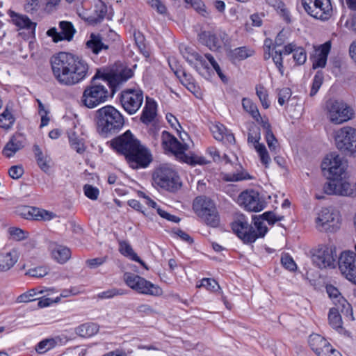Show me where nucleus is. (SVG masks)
<instances>
[{"mask_svg":"<svg viewBox=\"0 0 356 356\" xmlns=\"http://www.w3.org/2000/svg\"><path fill=\"white\" fill-rule=\"evenodd\" d=\"M53 74L62 85L72 86L80 83L90 74V66L77 55L60 51L50 58Z\"/></svg>","mask_w":356,"mask_h":356,"instance_id":"nucleus-1","label":"nucleus"},{"mask_svg":"<svg viewBox=\"0 0 356 356\" xmlns=\"http://www.w3.org/2000/svg\"><path fill=\"white\" fill-rule=\"evenodd\" d=\"M106 144L118 154L124 156L133 169L145 168L152 161L149 149L130 130L114 137Z\"/></svg>","mask_w":356,"mask_h":356,"instance_id":"nucleus-2","label":"nucleus"},{"mask_svg":"<svg viewBox=\"0 0 356 356\" xmlns=\"http://www.w3.org/2000/svg\"><path fill=\"white\" fill-rule=\"evenodd\" d=\"M97 131L104 137H111L120 132L124 124L123 115L114 106L107 105L96 111Z\"/></svg>","mask_w":356,"mask_h":356,"instance_id":"nucleus-3","label":"nucleus"},{"mask_svg":"<svg viewBox=\"0 0 356 356\" xmlns=\"http://www.w3.org/2000/svg\"><path fill=\"white\" fill-rule=\"evenodd\" d=\"M133 72L130 69L122 70L119 73H108L97 69L90 82L94 83H102V81L111 89V96L119 90L120 86L130 79Z\"/></svg>","mask_w":356,"mask_h":356,"instance_id":"nucleus-4","label":"nucleus"},{"mask_svg":"<svg viewBox=\"0 0 356 356\" xmlns=\"http://www.w3.org/2000/svg\"><path fill=\"white\" fill-rule=\"evenodd\" d=\"M109 97V92L103 83L90 82L83 90L81 102L89 108H93L105 102Z\"/></svg>","mask_w":356,"mask_h":356,"instance_id":"nucleus-5","label":"nucleus"},{"mask_svg":"<svg viewBox=\"0 0 356 356\" xmlns=\"http://www.w3.org/2000/svg\"><path fill=\"white\" fill-rule=\"evenodd\" d=\"M124 280L127 286L140 293L153 296H159L163 293L160 286L134 273H124Z\"/></svg>","mask_w":356,"mask_h":356,"instance_id":"nucleus-6","label":"nucleus"},{"mask_svg":"<svg viewBox=\"0 0 356 356\" xmlns=\"http://www.w3.org/2000/svg\"><path fill=\"white\" fill-rule=\"evenodd\" d=\"M337 149L346 155L356 156V129L344 127L338 130L334 136Z\"/></svg>","mask_w":356,"mask_h":356,"instance_id":"nucleus-7","label":"nucleus"},{"mask_svg":"<svg viewBox=\"0 0 356 356\" xmlns=\"http://www.w3.org/2000/svg\"><path fill=\"white\" fill-rule=\"evenodd\" d=\"M347 166V162L336 153L327 155L321 165L324 176L329 175L326 178H346Z\"/></svg>","mask_w":356,"mask_h":356,"instance_id":"nucleus-8","label":"nucleus"},{"mask_svg":"<svg viewBox=\"0 0 356 356\" xmlns=\"http://www.w3.org/2000/svg\"><path fill=\"white\" fill-rule=\"evenodd\" d=\"M330 120L334 124H341L350 120L353 110L341 100L330 99L326 104Z\"/></svg>","mask_w":356,"mask_h":356,"instance_id":"nucleus-9","label":"nucleus"},{"mask_svg":"<svg viewBox=\"0 0 356 356\" xmlns=\"http://www.w3.org/2000/svg\"><path fill=\"white\" fill-rule=\"evenodd\" d=\"M143 99V91L140 88L124 89L120 92L119 97L121 106L129 115H134L139 110Z\"/></svg>","mask_w":356,"mask_h":356,"instance_id":"nucleus-10","label":"nucleus"},{"mask_svg":"<svg viewBox=\"0 0 356 356\" xmlns=\"http://www.w3.org/2000/svg\"><path fill=\"white\" fill-rule=\"evenodd\" d=\"M316 223L321 232H335L341 225L339 213L331 208H323L318 213Z\"/></svg>","mask_w":356,"mask_h":356,"instance_id":"nucleus-11","label":"nucleus"},{"mask_svg":"<svg viewBox=\"0 0 356 356\" xmlns=\"http://www.w3.org/2000/svg\"><path fill=\"white\" fill-rule=\"evenodd\" d=\"M302 5L307 13L316 19L325 20L332 15L331 0H302Z\"/></svg>","mask_w":356,"mask_h":356,"instance_id":"nucleus-12","label":"nucleus"},{"mask_svg":"<svg viewBox=\"0 0 356 356\" xmlns=\"http://www.w3.org/2000/svg\"><path fill=\"white\" fill-rule=\"evenodd\" d=\"M198 39L201 44L207 46L211 51H217L222 45L225 48L230 47L231 39L225 31L212 33L204 31L198 34Z\"/></svg>","mask_w":356,"mask_h":356,"instance_id":"nucleus-13","label":"nucleus"},{"mask_svg":"<svg viewBox=\"0 0 356 356\" xmlns=\"http://www.w3.org/2000/svg\"><path fill=\"white\" fill-rule=\"evenodd\" d=\"M231 228L244 244H252L257 240V237L252 235V225L249 223L248 218L243 214L236 217L231 223Z\"/></svg>","mask_w":356,"mask_h":356,"instance_id":"nucleus-14","label":"nucleus"},{"mask_svg":"<svg viewBox=\"0 0 356 356\" xmlns=\"http://www.w3.org/2000/svg\"><path fill=\"white\" fill-rule=\"evenodd\" d=\"M338 266L341 274L356 284V254L350 250L342 252L338 259ZM354 293L356 295V289Z\"/></svg>","mask_w":356,"mask_h":356,"instance_id":"nucleus-15","label":"nucleus"},{"mask_svg":"<svg viewBox=\"0 0 356 356\" xmlns=\"http://www.w3.org/2000/svg\"><path fill=\"white\" fill-rule=\"evenodd\" d=\"M324 193L327 195L341 196H356V182L351 184L347 179H329L323 187Z\"/></svg>","mask_w":356,"mask_h":356,"instance_id":"nucleus-16","label":"nucleus"},{"mask_svg":"<svg viewBox=\"0 0 356 356\" xmlns=\"http://www.w3.org/2000/svg\"><path fill=\"white\" fill-rule=\"evenodd\" d=\"M340 301L339 305L331 308L328 314L329 324L338 332H341L343 329V322L340 313L347 316L350 315L353 319L351 305L345 298H341Z\"/></svg>","mask_w":356,"mask_h":356,"instance_id":"nucleus-17","label":"nucleus"},{"mask_svg":"<svg viewBox=\"0 0 356 356\" xmlns=\"http://www.w3.org/2000/svg\"><path fill=\"white\" fill-rule=\"evenodd\" d=\"M238 202L245 210L259 212L266 207V202L259 197L258 192L253 190L242 192L238 197Z\"/></svg>","mask_w":356,"mask_h":356,"instance_id":"nucleus-18","label":"nucleus"},{"mask_svg":"<svg viewBox=\"0 0 356 356\" xmlns=\"http://www.w3.org/2000/svg\"><path fill=\"white\" fill-rule=\"evenodd\" d=\"M337 255L331 247L325 245L320 247L312 255L313 263L319 268L327 267L334 268Z\"/></svg>","mask_w":356,"mask_h":356,"instance_id":"nucleus-19","label":"nucleus"},{"mask_svg":"<svg viewBox=\"0 0 356 356\" xmlns=\"http://www.w3.org/2000/svg\"><path fill=\"white\" fill-rule=\"evenodd\" d=\"M59 26L60 31L58 32L56 28H51L46 32V35L51 37L54 42L70 41L76 32L73 24L67 21H62L59 23Z\"/></svg>","mask_w":356,"mask_h":356,"instance_id":"nucleus-20","label":"nucleus"},{"mask_svg":"<svg viewBox=\"0 0 356 356\" xmlns=\"http://www.w3.org/2000/svg\"><path fill=\"white\" fill-rule=\"evenodd\" d=\"M26 140V137L23 134L15 133L3 147V154L8 158L12 157L25 146Z\"/></svg>","mask_w":356,"mask_h":356,"instance_id":"nucleus-21","label":"nucleus"},{"mask_svg":"<svg viewBox=\"0 0 356 356\" xmlns=\"http://www.w3.org/2000/svg\"><path fill=\"white\" fill-rule=\"evenodd\" d=\"M9 15L12 22L19 30L24 29L26 31L29 35H34L36 23L33 22L27 16L18 14L14 11H10Z\"/></svg>","mask_w":356,"mask_h":356,"instance_id":"nucleus-22","label":"nucleus"},{"mask_svg":"<svg viewBox=\"0 0 356 356\" xmlns=\"http://www.w3.org/2000/svg\"><path fill=\"white\" fill-rule=\"evenodd\" d=\"M216 207L215 202L206 196H198L193 202V209L195 213L199 217H203L207 213Z\"/></svg>","mask_w":356,"mask_h":356,"instance_id":"nucleus-23","label":"nucleus"},{"mask_svg":"<svg viewBox=\"0 0 356 356\" xmlns=\"http://www.w3.org/2000/svg\"><path fill=\"white\" fill-rule=\"evenodd\" d=\"M162 146L163 149L174 153L179 154L184 153L185 148L184 145L172 134L167 131H163L161 134Z\"/></svg>","mask_w":356,"mask_h":356,"instance_id":"nucleus-24","label":"nucleus"},{"mask_svg":"<svg viewBox=\"0 0 356 356\" xmlns=\"http://www.w3.org/2000/svg\"><path fill=\"white\" fill-rule=\"evenodd\" d=\"M107 14V6L102 0H94L93 13L82 18L91 25L97 24L103 21Z\"/></svg>","mask_w":356,"mask_h":356,"instance_id":"nucleus-25","label":"nucleus"},{"mask_svg":"<svg viewBox=\"0 0 356 356\" xmlns=\"http://www.w3.org/2000/svg\"><path fill=\"white\" fill-rule=\"evenodd\" d=\"M49 250L52 258L59 264L66 263L71 257V250L67 247L50 243Z\"/></svg>","mask_w":356,"mask_h":356,"instance_id":"nucleus-26","label":"nucleus"},{"mask_svg":"<svg viewBox=\"0 0 356 356\" xmlns=\"http://www.w3.org/2000/svg\"><path fill=\"white\" fill-rule=\"evenodd\" d=\"M156 102L152 98L147 97L145 106L140 115V121L145 124H149L156 115Z\"/></svg>","mask_w":356,"mask_h":356,"instance_id":"nucleus-27","label":"nucleus"},{"mask_svg":"<svg viewBox=\"0 0 356 356\" xmlns=\"http://www.w3.org/2000/svg\"><path fill=\"white\" fill-rule=\"evenodd\" d=\"M86 47L93 54L97 56L102 51L108 50V46L102 42L100 34L91 33L89 40L86 42Z\"/></svg>","mask_w":356,"mask_h":356,"instance_id":"nucleus-28","label":"nucleus"},{"mask_svg":"<svg viewBox=\"0 0 356 356\" xmlns=\"http://www.w3.org/2000/svg\"><path fill=\"white\" fill-rule=\"evenodd\" d=\"M330 42H326L321 44L316 50L317 55L313 61V68L324 67L327 63V56L330 51Z\"/></svg>","mask_w":356,"mask_h":356,"instance_id":"nucleus-29","label":"nucleus"},{"mask_svg":"<svg viewBox=\"0 0 356 356\" xmlns=\"http://www.w3.org/2000/svg\"><path fill=\"white\" fill-rule=\"evenodd\" d=\"M254 54V51L246 46L240 47L234 49H230L227 54L228 57L232 62L235 60H243L251 57Z\"/></svg>","mask_w":356,"mask_h":356,"instance_id":"nucleus-30","label":"nucleus"},{"mask_svg":"<svg viewBox=\"0 0 356 356\" xmlns=\"http://www.w3.org/2000/svg\"><path fill=\"white\" fill-rule=\"evenodd\" d=\"M17 252L15 250L0 253V272L10 269L17 261Z\"/></svg>","mask_w":356,"mask_h":356,"instance_id":"nucleus-31","label":"nucleus"},{"mask_svg":"<svg viewBox=\"0 0 356 356\" xmlns=\"http://www.w3.org/2000/svg\"><path fill=\"white\" fill-rule=\"evenodd\" d=\"M119 251L122 255L129 257L131 260L139 263L145 269H148L145 263L134 252L132 247L127 241L119 242Z\"/></svg>","mask_w":356,"mask_h":356,"instance_id":"nucleus-32","label":"nucleus"},{"mask_svg":"<svg viewBox=\"0 0 356 356\" xmlns=\"http://www.w3.org/2000/svg\"><path fill=\"white\" fill-rule=\"evenodd\" d=\"M152 184H155L159 188L171 192L175 193L182 186L180 179H152Z\"/></svg>","mask_w":356,"mask_h":356,"instance_id":"nucleus-33","label":"nucleus"},{"mask_svg":"<svg viewBox=\"0 0 356 356\" xmlns=\"http://www.w3.org/2000/svg\"><path fill=\"white\" fill-rule=\"evenodd\" d=\"M328 341L323 337L318 334H312L308 338V344L310 348L316 353L318 354L320 350L327 344Z\"/></svg>","mask_w":356,"mask_h":356,"instance_id":"nucleus-34","label":"nucleus"},{"mask_svg":"<svg viewBox=\"0 0 356 356\" xmlns=\"http://www.w3.org/2000/svg\"><path fill=\"white\" fill-rule=\"evenodd\" d=\"M152 178H178V175L171 166L165 164L155 169Z\"/></svg>","mask_w":356,"mask_h":356,"instance_id":"nucleus-35","label":"nucleus"},{"mask_svg":"<svg viewBox=\"0 0 356 356\" xmlns=\"http://www.w3.org/2000/svg\"><path fill=\"white\" fill-rule=\"evenodd\" d=\"M99 325L95 323H86L76 328V333L83 337H89L95 335L99 331Z\"/></svg>","mask_w":356,"mask_h":356,"instance_id":"nucleus-36","label":"nucleus"},{"mask_svg":"<svg viewBox=\"0 0 356 356\" xmlns=\"http://www.w3.org/2000/svg\"><path fill=\"white\" fill-rule=\"evenodd\" d=\"M252 221L254 226H252V235H254L257 239L264 238L268 231V227L259 216H252Z\"/></svg>","mask_w":356,"mask_h":356,"instance_id":"nucleus-37","label":"nucleus"},{"mask_svg":"<svg viewBox=\"0 0 356 356\" xmlns=\"http://www.w3.org/2000/svg\"><path fill=\"white\" fill-rule=\"evenodd\" d=\"M207 213L205 216L200 218L207 226L216 228L219 227L220 222V218L217 208L211 210Z\"/></svg>","mask_w":356,"mask_h":356,"instance_id":"nucleus-38","label":"nucleus"},{"mask_svg":"<svg viewBox=\"0 0 356 356\" xmlns=\"http://www.w3.org/2000/svg\"><path fill=\"white\" fill-rule=\"evenodd\" d=\"M242 106L243 109L248 112L254 120L259 122L261 120V115L258 110L257 106L248 98H243Z\"/></svg>","mask_w":356,"mask_h":356,"instance_id":"nucleus-39","label":"nucleus"},{"mask_svg":"<svg viewBox=\"0 0 356 356\" xmlns=\"http://www.w3.org/2000/svg\"><path fill=\"white\" fill-rule=\"evenodd\" d=\"M44 289L41 287L32 289L28 291L30 294V302L38 300L37 305L33 306V308H43L44 307V299L42 296Z\"/></svg>","mask_w":356,"mask_h":356,"instance_id":"nucleus-40","label":"nucleus"},{"mask_svg":"<svg viewBox=\"0 0 356 356\" xmlns=\"http://www.w3.org/2000/svg\"><path fill=\"white\" fill-rule=\"evenodd\" d=\"M15 122V118L8 109L0 114V127L6 130L10 129Z\"/></svg>","mask_w":356,"mask_h":356,"instance_id":"nucleus-41","label":"nucleus"},{"mask_svg":"<svg viewBox=\"0 0 356 356\" xmlns=\"http://www.w3.org/2000/svg\"><path fill=\"white\" fill-rule=\"evenodd\" d=\"M134 40L136 46L140 52L145 57L149 58L150 56L149 48L145 43V38L140 32L134 33Z\"/></svg>","mask_w":356,"mask_h":356,"instance_id":"nucleus-42","label":"nucleus"},{"mask_svg":"<svg viewBox=\"0 0 356 356\" xmlns=\"http://www.w3.org/2000/svg\"><path fill=\"white\" fill-rule=\"evenodd\" d=\"M205 58L208 60L213 70L216 71V74L220 79V80L223 83H227L228 79L227 77L222 72L220 65L217 63V61L215 60L214 57L211 54H204Z\"/></svg>","mask_w":356,"mask_h":356,"instance_id":"nucleus-43","label":"nucleus"},{"mask_svg":"<svg viewBox=\"0 0 356 356\" xmlns=\"http://www.w3.org/2000/svg\"><path fill=\"white\" fill-rule=\"evenodd\" d=\"M261 139L260 128L254 124H251L248 129V143L257 144Z\"/></svg>","mask_w":356,"mask_h":356,"instance_id":"nucleus-44","label":"nucleus"},{"mask_svg":"<svg viewBox=\"0 0 356 356\" xmlns=\"http://www.w3.org/2000/svg\"><path fill=\"white\" fill-rule=\"evenodd\" d=\"M256 94L259 97L262 106L266 109L270 106V102L268 100V94L266 88L262 85L256 86Z\"/></svg>","mask_w":356,"mask_h":356,"instance_id":"nucleus-45","label":"nucleus"},{"mask_svg":"<svg viewBox=\"0 0 356 356\" xmlns=\"http://www.w3.org/2000/svg\"><path fill=\"white\" fill-rule=\"evenodd\" d=\"M293 58L298 65H303L307 60V53L302 47L297 46L293 53Z\"/></svg>","mask_w":356,"mask_h":356,"instance_id":"nucleus-46","label":"nucleus"},{"mask_svg":"<svg viewBox=\"0 0 356 356\" xmlns=\"http://www.w3.org/2000/svg\"><path fill=\"white\" fill-rule=\"evenodd\" d=\"M28 209L27 218L29 220H42L44 218V211L42 209L29 206Z\"/></svg>","mask_w":356,"mask_h":356,"instance_id":"nucleus-47","label":"nucleus"},{"mask_svg":"<svg viewBox=\"0 0 356 356\" xmlns=\"http://www.w3.org/2000/svg\"><path fill=\"white\" fill-rule=\"evenodd\" d=\"M323 82V74L321 72H317L314 75L312 80V88L310 90L309 95L311 97L314 96L320 89Z\"/></svg>","mask_w":356,"mask_h":356,"instance_id":"nucleus-48","label":"nucleus"},{"mask_svg":"<svg viewBox=\"0 0 356 356\" xmlns=\"http://www.w3.org/2000/svg\"><path fill=\"white\" fill-rule=\"evenodd\" d=\"M124 294H125V291L124 289L112 288L98 293L97 298L99 299H109L115 296H122Z\"/></svg>","mask_w":356,"mask_h":356,"instance_id":"nucleus-49","label":"nucleus"},{"mask_svg":"<svg viewBox=\"0 0 356 356\" xmlns=\"http://www.w3.org/2000/svg\"><path fill=\"white\" fill-rule=\"evenodd\" d=\"M326 291L329 297L333 300L335 306L339 305V302H341V298H344L341 296L338 289L332 284H328L326 286Z\"/></svg>","mask_w":356,"mask_h":356,"instance_id":"nucleus-50","label":"nucleus"},{"mask_svg":"<svg viewBox=\"0 0 356 356\" xmlns=\"http://www.w3.org/2000/svg\"><path fill=\"white\" fill-rule=\"evenodd\" d=\"M8 232L13 239L19 241L28 238L29 233L18 227H10Z\"/></svg>","mask_w":356,"mask_h":356,"instance_id":"nucleus-51","label":"nucleus"},{"mask_svg":"<svg viewBox=\"0 0 356 356\" xmlns=\"http://www.w3.org/2000/svg\"><path fill=\"white\" fill-rule=\"evenodd\" d=\"M282 52L280 51L273 50L272 54H270V57L273 60L275 66L278 69V71L281 74L282 76L284 74V65H283V57Z\"/></svg>","mask_w":356,"mask_h":356,"instance_id":"nucleus-52","label":"nucleus"},{"mask_svg":"<svg viewBox=\"0 0 356 356\" xmlns=\"http://www.w3.org/2000/svg\"><path fill=\"white\" fill-rule=\"evenodd\" d=\"M253 145L260 156L261 163H263L265 165L268 164L270 161V159L268 155V151L266 148V146L264 144L259 143V142L257 144Z\"/></svg>","mask_w":356,"mask_h":356,"instance_id":"nucleus-53","label":"nucleus"},{"mask_svg":"<svg viewBox=\"0 0 356 356\" xmlns=\"http://www.w3.org/2000/svg\"><path fill=\"white\" fill-rule=\"evenodd\" d=\"M84 195L91 200H97L99 195V190L90 184H85L83 187Z\"/></svg>","mask_w":356,"mask_h":356,"instance_id":"nucleus-54","label":"nucleus"},{"mask_svg":"<svg viewBox=\"0 0 356 356\" xmlns=\"http://www.w3.org/2000/svg\"><path fill=\"white\" fill-rule=\"evenodd\" d=\"M211 130L214 138L220 141L223 140V136L227 129L223 124H218L213 125Z\"/></svg>","mask_w":356,"mask_h":356,"instance_id":"nucleus-55","label":"nucleus"},{"mask_svg":"<svg viewBox=\"0 0 356 356\" xmlns=\"http://www.w3.org/2000/svg\"><path fill=\"white\" fill-rule=\"evenodd\" d=\"M77 293L73 289L70 290H64L59 296H57L54 299L46 297V307L51 305L53 303H58L60 300V298H67L71 294L76 295Z\"/></svg>","mask_w":356,"mask_h":356,"instance_id":"nucleus-56","label":"nucleus"},{"mask_svg":"<svg viewBox=\"0 0 356 356\" xmlns=\"http://www.w3.org/2000/svg\"><path fill=\"white\" fill-rule=\"evenodd\" d=\"M317 356H342L341 353L334 348L330 342H327V344L325 346V347H323L321 350H319Z\"/></svg>","mask_w":356,"mask_h":356,"instance_id":"nucleus-57","label":"nucleus"},{"mask_svg":"<svg viewBox=\"0 0 356 356\" xmlns=\"http://www.w3.org/2000/svg\"><path fill=\"white\" fill-rule=\"evenodd\" d=\"M281 263L286 269L290 271H294L297 268L294 260L289 254H284L282 256Z\"/></svg>","mask_w":356,"mask_h":356,"instance_id":"nucleus-58","label":"nucleus"},{"mask_svg":"<svg viewBox=\"0 0 356 356\" xmlns=\"http://www.w3.org/2000/svg\"><path fill=\"white\" fill-rule=\"evenodd\" d=\"M33 152L34 154L35 159L37 161L38 165L39 167L44 170V160L43 159V153L42 149L39 147L38 145L35 144L33 146Z\"/></svg>","mask_w":356,"mask_h":356,"instance_id":"nucleus-59","label":"nucleus"},{"mask_svg":"<svg viewBox=\"0 0 356 356\" xmlns=\"http://www.w3.org/2000/svg\"><path fill=\"white\" fill-rule=\"evenodd\" d=\"M188 3H191L192 7L196 10L200 14L205 17L207 12L206 10L205 5L201 0H185Z\"/></svg>","mask_w":356,"mask_h":356,"instance_id":"nucleus-60","label":"nucleus"},{"mask_svg":"<svg viewBox=\"0 0 356 356\" xmlns=\"http://www.w3.org/2000/svg\"><path fill=\"white\" fill-rule=\"evenodd\" d=\"M265 138L270 152L275 154L277 153L280 150V146L275 135L268 134V136H266Z\"/></svg>","mask_w":356,"mask_h":356,"instance_id":"nucleus-61","label":"nucleus"},{"mask_svg":"<svg viewBox=\"0 0 356 356\" xmlns=\"http://www.w3.org/2000/svg\"><path fill=\"white\" fill-rule=\"evenodd\" d=\"M291 90L289 88H283L278 92V103L283 106L291 97Z\"/></svg>","mask_w":356,"mask_h":356,"instance_id":"nucleus-62","label":"nucleus"},{"mask_svg":"<svg viewBox=\"0 0 356 356\" xmlns=\"http://www.w3.org/2000/svg\"><path fill=\"white\" fill-rule=\"evenodd\" d=\"M42 0H27L24 5V9L27 13L31 14L37 12L41 6Z\"/></svg>","mask_w":356,"mask_h":356,"instance_id":"nucleus-63","label":"nucleus"},{"mask_svg":"<svg viewBox=\"0 0 356 356\" xmlns=\"http://www.w3.org/2000/svg\"><path fill=\"white\" fill-rule=\"evenodd\" d=\"M184 79L181 81L182 83L186 87V88L192 92L196 91L197 86L193 82L192 76L187 74L185 72H182Z\"/></svg>","mask_w":356,"mask_h":356,"instance_id":"nucleus-64","label":"nucleus"}]
</instances>
